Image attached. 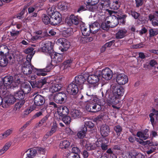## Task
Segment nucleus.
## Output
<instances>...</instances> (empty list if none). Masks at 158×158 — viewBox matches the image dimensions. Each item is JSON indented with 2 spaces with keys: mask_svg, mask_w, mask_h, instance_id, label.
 I'll return each instance as SVG.
<instances>
[{
  "mask_svg": "<svg viewBox=\"0 0 158 158\" xmlns=\"http://www.w3.org/2000/svg\"><path fill=\"white\" fill-rule=\"evenodd\" d=\"M47 78H44L40 80H35L30 81V83L32 88H40L47 83Z\"/></svg>",
  "mask_w": 158,
  "mask_h": 158,
  "instance_id": "4468645a",
  "label": "nucleus"
},
{
  "mask_svg": "<svg viewBox=\"0 0 158 158\" xmlns=\"http://www.w3.org/2000/svg\"><path fill=\"white\" fill-rule=\"evenodd\" d=\"M116 80V82L119 85H124L128 81V77L123 73L117 74Z\"/></svg>",
  "mask_w": 158,
  "mask_h": 158,
  "instance_id": "f3484780",
  "label": "nucleus"
},
{
  "mask_svg": "<svg viewBox=\"0 0 158 158\" xmlns=\"http://www.w3.org/2000/svg\"><path fill=\"white\" fill-rule=\"evenodd\" d=\"M120 2L118 0H112L109 4L110 7L112 9L117 10L120 6Z\"/></svg>",
  "mask_w": 158,
  "mask_h": 158,
  "instance_id": "cd10ccee",
  "label": "nucleus"
},
{
  "mask_svg": "<svg viewBox=\"0 0 158 158\" xmlns=\"http://www.w3.org/2000/svg\"><path fill=\"white\" fill-rule=\"evenodd\" d=\"M57 112L60 116L63 117L68 115L69 113V110L67 107L61 106L58 108Z\"/></svg>",
  "mask_w": 158,
  "mask_h": 158,
  "instance_id": "b1692460",
  "label": "nucleus"
},
{
  "mask_svg": "<svg viewBox=\"0 0 158 158\" xmlns=\"http://www.w3.org/2000/svg\"><path fill=\"white\" fill-rule=\"evenodd\" d=\"M149 36L151 37L156 36L158 34V30L156 29H151L149 30Z\"/></svg>",
  "mask_w": 158,
  "mask_h": 158,
  "instance_id": "6e6d98bb",
  "label": "nucleus"
},
{
  "mask_svg": "<svg viewBox=\"0 0 158 158\" xmlns=\"http://www.w3.org/2000/svg\"><path fill=\"white\" fill-rule=\"evenodd\" d=\"M86 80H87V75L85 74H81L76 76L74 81L73 82L78 87L82 86Z\"/></svg>",
  "mask_w": 158,
  "mask_h": 158,
  "instance_id": "2eb2a0df",
  "label": "nucleus"
},
{
  "mask_svg": "<svg viewBox=\"0 0 158 158\" xmlns=\"http://www.w3.org/2000/svg\"><path fill=\"white\" fill-rule=\"evenodd\" d=\"M82 19L78 15H75L73 14L71 15L67 22L68 24L71 25L73 24L76 25H77L78 24L81 23Z\"/></svg>",
  "mask_w": 158,
  "mask_h": 158,
  "instance_id": "6ab92c4d",
  "label": "nucleus"
},
{
  "mask_svg": "<svg viewBox=\"0 0 158 158\" xmlns=\"http://www.w3.org/2000/svg\"><path fill=\"white\" fill-rule=\"evenodd\" d=\"M97 23H94L89 26V27L87 28L84 27L81 28V30L82 35L84 36H89L90 33L94 34L97 33L98 29L96 30L95 28H97Z\"/></svg>",
  "mask_w": 158,
  "mask_h": 158,
  "instance_id": "423d86ee",
  "label": "nucleus"
},
{
  "mask_svg": "<svg viewBox=\"0 0 158 158\" xmlns=\"http://www.w3.org/2000/svg\"><path fill=\"white\" fill-rule=\"evenodd\" d=\"M88 131V129L85 127H81L78 131L77 136L80 139H83L86 135V132Z\"/></svg>",
  "mask_w": 158,
  "mask_h": 158,
  "instance_id": "393cba45",
  "label": "nucleus"
},
{
  "mask_svg": "<svg viewBox=\"0 0 158 158\" xmlns=\"http://www.w3.org/2000/svg\"><path fill=\"white\" fill-rule=\"evenodd\" d=\"M110 25V21H107L106 23H103L101 25V28L104 30H107L110 27L109 26Z\"/></svg>",
  "mask_w": 158,
  "mask_h": 158,
  "instance_id": "5fc2aeb1",
  "label": "nucleus"
},
{
  "mask_svg": "<svg viewBox=\"0 0 158 158\" xmlns=\"http://www.w3.org/2000/svg\"><path fill=\"white\" fill-rule=\"evenodd\" d=\"M111 91L106 90V91H105L103 92L102 91V94L103 98H105L107 101H108L109 103L112 104V98L111 96L110 95Z\"/></svg>",
  "mask_w": 158,
  "mask_h": 158,
  "instance_id": "c85d7f7f",
  "label": "nucleus"
},
{
  "mask_svg": "<svg viewBox=\"0 0 158 158\" xmlns=\"http://www.w3.org/2000/svg\"><path fill=\"white\" fill-rule=\"evenodd\" d=\"M25 102V101L24 100H22L16 102L14 107V110L15 111L19 110L20 108L23 105H24Z\"/></svg>",
  "mask_w": 158,
  "mask_h": 158,
  "instance_id": "58836bf2",
  "label": "nucleus"
},
{
  "mask_svg": "<svg viewBox=\"0 0 158 158\" xmlns=\"http://www.w3.org/2000/svg\"><path fill=\"white\" fill-rule=\"evenodd\" d=\"M9 50L7 46L2 44H0V55H6L9 53Z\"/></svg>",
  "mask_w": 158,
  "mask_h": 158,
  "instance_id": "7c9ffc66",
  "label": "nucleus"
},
{
  "mask_svg": "<svg viewBox=\"0 0 158 158\" xmlns=\"http://www.w3.org/2000/svg\"><path fill=\"white\" fill-rule=\"evenodd\" d=\"M4 105L5 106H9L11 104H13L16 101L14 95H8L3 98Z\"/></svg>",
  "mask_w": 158,
  "mask_h": 158,
  "instance_id": "412c9836",
  "label": "nucleus"
},
{
  "mask_svg": "<svg viewBox=\"0 0 158 158\" xmlns=\"http://www.w3.org/2000/svg\"><path fill=\"white\" fill-rule=\"evenodd\" d=\"M101 79H104L105 80H109L112 77V71L108 68H106L103 69L102 71H98Z\"/></svg>",
  "mask_w": 158,
  "mask_h": 158,
  "instance_id": "9b49d317",
  "label": "nucleus"
},
{
  "mask_svg": "<svg viewBox=\"0 0 158 158\" xmlns=\"http://www.w3.org/2000/svg\"><path fill=\"white\" fill-rule=\"evenodd\" d=\"M34 55L31 54L27 55L26 60L23 62L22 66V71L23 73L26 75L31 74L32 71L34 73L38 76H45L47 74L45 71L46 69H37L35 68L31 63V58Z\"/></svg>",
  "mask_w": 158,
  "mask_h": 158,
  "instance_id": "f257e3e1",
  "label": "nucleus"
},
{
  "mask_svg": "<svg viewBox=\"0 0 158 158\" xmlns=\"http://www.w3.org/2000/svg\"><path fill=\"white\" fill-rule=\"evenodd\" d=\"M57 43L59 45H62L64 48L65 50H67L70 46V43L64 38H60L58 39L57 41Z\"/></svg>",
  "mask_w": 158,
  "mask_h": 158,
  "instance_id": "4be33fe9",
  "label": "nucleus"
},
{
  "mask_svg": "<svg viewBox=\"0 0 158 158\" xmlns=\"http://www.w3.org/2000/svg\"><path fill=\"white\" fill-rule=\"evenodd\" d=\"M137 151L135 150H131L127 152L124 156V158H135Z\"/></svg>",
  "mask_w": 158,
  "mask_h": 158,
  "instance_id": "c9c22d12",
  "label": "nucleus"
},
{
  "mask_svg": "<svg viewBox=\"0 0 158 158\" xmlns=\"http://www.w3.org/2000/svg\"><path fill=\"white\" fill-rule=\"evenodd\" d=\"M21 89L22 90L21 91L25 95L30 93L31 90V88L29 84H25L23 85Z\"/></svg>",
  "mask_w": 158,
  "mask_h": 158,
  "instance_id": "f704fd0d",
  "label": "nucleus"
},
{
  "mask_svg": "<svg viewBox=\"0 0 158 158\" xmlns=\"http://www.w3.org/2000/svg\"><path fill=\"white\" fill-rule=\"evenodd\" d=\"M67 4L64 2H60L57 4L58 8L61 10H63L67 9Z\"/></svg>",
  "mask_w": 158,
  "mask_h": 158,
  "instance_id": "37998d69",
  "label": "nucleus"
},
{
  "mask_svg": "<svg viewBox=\"0 0 158 158\" xmlns=\"http://www.w3.org/2000/svg\"><path fill=\"white\" fill-rule=\"evenodd\" d=\"M49 35L48 34L47 31H45L44 32V34L45 36H54L56 34V32L54 31L53 29L51 30L48 32Z\"/></svg>",
  "mask_w": 158,
  "mask_h": 158,
  "instance_id": "13d9d810",
  "label": "nucleus"
},
{
  "mask_svg": "<svg viewBox=\"0 0 158 158\" xmlns=\"http://www.w3.org/2000/svg\"><path fill=\"white\" fill-rule=\"evenodd\" d=\"M67 99L66 93L62 92L57 93L54 96V101L57 103H63L65 102Z\"/></svg>",
  "mask_w": 158,
  "mask_h": 158,
  "instance_id": "f8f14e48",
  "label": "nucleus"
},
{
  "mask_svg": "<svg viewBox=\"0 0 158 158\" xmlns=\"http://www.w3.org/2000/svg\"><path fill=\"white\" fill-rule=\"evenodd\" d=\"M34 48L32 47H28L24 50V52L26 54H27L28 53H31L30 54H29L28 55H30L31 54H35V52L33 51Z\"/></svg>",
  "mask_w": 158,
  "mask_h": 158,
  "instance_id": "4d7b16f0",
  "label": "nucleus"
},
{
  "mask_svg": "<svg viewBox=\"0 0 158 158\" xmlns=\"http://www.w3.org/2000/svg\"><path fill=\"white\" fill-rule=\"evenodd\" d=\"M78 86L73 81L69 84L67 89V92L72 95H76L78 92Z\"/></svg>",
  "mask_w": 158,
  "mask_h": 158,
  "instance_id": "dca6fc26",
  "label": "nucleus"
},
{
  "mask_svg": "<svg viewBox=\"0 0 158 158\" xmlns=\"http://www.w3.org/2000/svg\"><path fill=\"white\" fill-rule=\"evenodd\" d=\"M82 126L86 127L88 131H90L91 129L94 127V124L91 121H86L85 122L84 125Z\"/></svg>",
  "mask_w": 158,
  "mask_h": 158,
  "instance_id": "a19ab883",
  "label": "nucleus"
},
{
  "mask_svg": "<svg viewBox=\"0 0 158 158\" xmlns=\"http://www.w3.org/2000/svg\"><path fill=\"white\" fill-rule=\"evenodd\" d=\"M124 89L121 86H113L112 88V92H111L110 95L112 98V104H116V100L118 102L117 99L123 96L124 94Z\"/></svg>",
  "mask_w": 158,
  "mask_h": 158,
  "instance_id": "20e7f679",
  "label": "nucleus"
},
{
  "mask_svg": "<svg viewBox=\"0 0 158 158\" xmlns=\"http://www.w3.org/2000/svg\"><path fill=\"white\" fill-rule=\"evenodd\" d=\"M98 2L99 0H85L84 1L86 7L89 10L93 12L96 11L97 8L95 7V5Z\"/></svg>",
  "mask_w": 158,
  "mask_h": 158,
  "instance_id": "ddd939ff",
  "label": "nucleus"
},
{
  "mask_svg": "<svg viewBox=\"0 0 158 158\" xmlns=\"http://www.w3.org/2000/svg\"><path fill=\"white\" fill-rule=\"evenodd\" d=\"M72 61L73 60L69 59L64 62L63 64L64 65V68H67L69 67H70Z\"/></svg>",
  "mask_w": 158,
  "mask_h": 158,
  "instance_id": "052dcab7",
  "label": "nucleus"
},
{
  "mask_svg": "<svg viewBox=\"0 0 158 158\" xmlns=\"http://www.w3.org/2000/svg\"><path fill=\"white\" fill-rule=\"evenodd\" d=\"M61 88V84H56L52 85L50 89V91L53 93L59 91Z\"/></svg>",
  "mask_w": 158,
  "mask_h": 158,
  "instance_id": "e433bc0d",
  "label": "nucleus"
},
{
  "mask_svg": "<svg viewBox=\"0 0 158 158\" xmlns=\"http://www.w3.org/2000/svg\"><path fill=\"white\" fill-rule=\"evenodd\" d=\"M105 141H107V140L105 138L98 139L95 145L96 147H100L101 145L103 144V143H104Z\"/></svg>",
  "mask_w": 158,
  "mask_h": 158,
  "instance_id": "3c124183",
  "label": "nucleus"
},
{
  "mask_svg": "<svg viewBox=\"0 0 158 158\" xmlns=\"http://www.w3.org/2000/svg\"><path fill=\"white\" fill-rule=\"evenodd\" d=\"M106 10L108 11L110 15L112 16V19L111 21H110L109 27L113 28L116 26L119 23L124 24L126 21V19L127 17V15L123 14L120 11H115L111 10L106 9Z\"/></svg>",
  "mask_w": 158,
  "mask_h": 158,
  "instance_id": "f03ea898",
  "label": "nucleus"
},
{
  "mask_svg": "<svg viewBox=\"0 0 158 158\" xmlns=\"http://www.w3.org/2000/svg\"><path fill=\"white\" fill-rule=\"evenodd\" d=\"M100 133L103 136L106 137L108 136L110 133L109 126L106 124L102 125L100 127Z\"/></svg>",
  "mask_w": 158,
  "mask_h": 158,
  "instance_id": "a878e982",
  "label": "nucleus"
},
{
  "mask_svg": "<svg viewBox=\"0 0 158 158\" xmlns=\"http://www.w3.org/2000/svg\"><path fill=\"white\" fill-rule=\"evenodd\" d=\"M35 8L32 6H30L28 8V13L29 14H31V17H36L38 15L37 12L34 11Z\"/></svg>",
  "mask_w": 158,
  "mask_h": 158,
  "instance_id": "4c0bfd02",
  "label": "nucleus"
},
{
  "mask_svg": "<svg viewBox=\"0 0 158 158\" xmlns=\"http://www.w3.org/2000/svg\"><path fill=\"white\" fill-rule=\"evenodd\" d=\"M85 10H88V9L86 7L85 5H81L78 9L77 12L78 13H80L81 12Z\"/></svg>",
  "mask_w": 158,
  "mask_h": 158,
  "instance_id": "0e129e2a",
  "label": "nucleus"
},
{
  "mask_svg": "<svg viewBox=\"0 0 158 158\" xmlns=\"http://www.w3.org/2000/svg\"><path fill=\"white\" fill-rule=\"evenodd\" d=\"M10 36L13 39H15L16 38L19 34V31L14 29H12L10 32Z\"/></svg>",
  "mask_w": 158,
  "mask_h": 158,
  "instance_id": "603ef678",
  "label": "nucleus"
},
{
  "mask_svg": "<svg viewBox=\"0 0 158 158\" xmlns=\"http://www.w3.org/2000/svg\"><path fill=\"white\" fill-rule=\"evenodd\" d=\"M99 73L98 71H97L94 74L87 76L88 82L91 84L98 83L100 79H101V76Z\"/></svg>",
  "mask_w": 158,
  "mask_h": 158,
  "instance_id": "9d476101",
  "label": "nucleus"
},
{
  "mask_svg": "<svg viewBox=\"0 0 158 158\" xmlns=\"http://www.w3.org/2000/svg\"><path fill=\"white\" fill-rule=\"evenodd\" d=\"M34 104L37 106H40L44 104L45 100L44 97L40 94L36 95L34 98Z\"/></svg>",
  "mask_w": 158,
  "mask_h": 158,
  "instance_id": "5701e85b",
  "label": "nucleus"
},
{
  "mask_svg": "<svg viewBox=\"0 0 158 158\" xmlns=\"http://www.w3.org/2000/svg\"><path fill=\"white\" fill-rule=\"evenodd\" d=\"M37 153V150L34 148L29 149V153L27 154V156L29 158H33L36 155Z\"/></svg>",
  "mask_w": 158,
  "mask_h": 158,
  "instance_id": "49530a36",
  "label": "nucleus"
},
{
  "mask_svg": "<svg viewBox=\"0 0 158 158\" xmlns=\"http://www.w3.org/2000/svg\"><path fill=\"white\" fill-rule=\"evenodd\" d=\"M36 33L37 35H41V36H39L37 35L35 36L33 38L35 40H36L38 39H41V38L44 37V36H43V34H44V33H43L42 31H37L36 32ZM43 35H44V34Z\"/></svg>",
  "mask_w": 158,
  "mask_h": 158,
  "instance_id": "680f3d73",
  "label": "nucleus"
},
{
  "mask_svg": "<svg viewBox=\"0 0 158 158\" xmlns=\"http://www.w3.org/2000/svg\"><path fill=\"white\" fill-rule=\"evenodd\" d=\"M85 148L87 150L91 151L95 149L96 146L94 143H88L86 144Z\"/></svg>",
  "mask_w": 158,
  "mask_h": 158,
  "instance_id": "de8ad7c7",
  "label": "nucleus"
},
{
  "mask_svg": "<svg viewBox=\"0 0 158 158\" xmlns=\"http://www.w3.org/2000/svg\"><path fill=\"white\" fill-rule=\"evenodd\" d=\"M156 147L154 146L151 147L147 151L148 154H150L155 152L156 150Z\"/></svg>",
  "mask_w": 158,
  "mask_h": 158,
  "instance_id": "774afa93",
  "label": "nucleus"
},
{
  "mask_svg": "<svg viewBox=\"0 0 158 158\" xmlns=\"http://www.w3.org/2000/svg\"><path fill=\"white\" fill-rule=\"evenodd\" d=\"M70 114L71 117L74 119L79 118L81 117V112L79 110L74 109L71 112Z\"/></svg>",
  "mask_w": 158,
  "mask_h": 158,
  "instance_id": "2f4dec72",
  "label": "nucleus"
},
{
  "mask_svg": "<svg viewBox=\"0 0 158 158\" xmlns=\"http://www.w3.org/2000/svg\"><path fill=\"white\" fill-rule=\"evenodd\" d=\"M127 31L125 28L119 29L115 34V37L117 39H121L123 38L127 35Z\"/></svg>",
  "mask_w": 158,
  "mask_h": 158,
  "instance_id": "bb28decb",
  "label": "nucleus"
},
{
  "mask_svg": "<svg viewBox=\"0 0 158 158\" xmlns=\"http://www.w3.org/2000/svg\"><path fill=\"white\" fill-rule=\"evenodd\" d=\"M70 144L69 141L67 140H63L60 142L59 147L62 149H66L69 147Z\"/></svg>",
  "mask_w": 158,
  "mask_h": 158,
  "instance_id": "473e14b6",
  "label": "nucleus"
},
{
  "mask_svg": "<svg viewBox=\"0 0 158 158\" xmlns=\"http://www.w3.org/2000/svg\"><path fill=\"white\" fill-rule=\"evenodd\" d=\"M42 20L43 23L45 24H50L52 25V21L51 20V18H49V17L45 14H44L42 18Z\"/></svg>",
  "mask_w": 158,
  "mask_h": 158,
  "instance_id": "ea45409f",
  "label": "nucleus"
},
{
  "mask_svg": "<svg viewBox=\"0 0 158 158\" xmlns=\"http://www.w3.org/2000/svg\"><path fill=\"white\" fill-rule=\"evenodd\" d=\"M25 95L22 91H17L15 92L14 97L15 100H22L24 98Z\"/></svg>",
  "mask_w": 158,
  "mask_h": 158,
  "instance_id": "72a5a7b5",
  "label": "nucleus"
},
{
  "mask_svg": "<svg viewBox=\"0 0 158 158\" xmlns=\"http://www.w3.org/2000/svg\"><path fill=\"white\" fill-rule=\"evenodd\" d=\"M43 113V112L42 111H40L37 112L33 116L31 117V120H32L35 119L36 118L42 115Z\"/></svg>",
  "mask_w": 158,
  "mask_h": 158,
  "instance_id": "e2e57ef3",
  "label": "nucleus"
},
{
  "mask_svg": "<svg viewBox=\"0 0 158 158\" xmlns=\"http://www.w3.org/2000/svg\"><path fill=\"white\" fill-rule=\"evenodd\" d=\"M53 46V45L52 42L48 41L47 43L44 44L41 49L43 52L48 53L50 56L54 52Z\"/></svg>",
  "mask_w": 158,
  "mask_h": 158,
  "instance_id": "a211bd4d",
  "label": "nucleus"
},
{
  "mask_svg": "<svg viewBox=\"0 0 158 158\" xmlns=\"http://www.w3.org/2000/svg\"><path fill=\"white\" fill-rule=\"evenodd\" d=\"M50 56L52 59L51 62L46 68H44L47 70V71H45L46 73L50 72L52 69L57 65L58 63L61 62L64 59L62 54L59 53L54 51Z\"/></svg>",
  "mask_w": 158,
  "mask_h": 158,
  "instance_id": "7ed1b4c3",
  "label": "nucleus"
},
{
  "mask_svg": "<svg viewBox=\"0 0 158 158\" xmlns=\"http://www.w3.org/2000/svg\"><path fill=\"white\" fill-rule=\"evenodd\" d=\"M97 118L98 119H108L109 117L106 112H102L98 116Z\"/></svg>",
  "mask_w": 158,
  "mask_h": 158,
  "instance_id": "09e8293b",
  "label": "nucleus"
},
{
  "mask_svg": "<svg viewBox=\"0 0 158 158\" xmlns=\"http://www.w3.org/2000/svg\"><path fill=\"white\" fill-rule=\"evenodd\" d=\"M4 85L6 89H14V88L18 87L17 86H13L14 82L13 77L11 75H7L2 77Z\"/></svg>",
  "mask_w": 158,
  "mask_h": 158,
  "instance_id": "6e6552de",
  "label": "nucleus"
},
{
  "mask_svg": "<svg viewBox=\"0 0 158 158\" xmlns=\"http://www.w3.org/2000/svg\"><path fill=\"white\" fill-rule=\"evenodd\" d=\"M130 14L135 19H138L139 17L140 16V14L139 13L132 10L130 11Z\"/></svg>",
  "mask_w": 158,
  "mask_h": 158,
  "instance_id": "bf43d9fd",
  "label": "nucleus"
},
{
  "mask_svg": "<svg viewBox=\"0 0 158 158\" xmlns=\"http://www.w3.org/2000/svg\"><path fill=\"white\" fill-rule=\"evenodd\" d=\"M13 56L12 54L0 55V66L4 67H6L8 63L11 62L13 60Z\"/></svg>",
  "mask_w": 158,
  "mask_h": 158,
  "instance_id": "1a4fd4ad",
  "label": "nucleus"
},
{
  "mask_svg": "<svg viewBox=\"0 0 158 158\" xmlns=\"http://www.w3.org/2000/svg\"><path fill=\"white\" fill-rule=\"evenodd\" d=\"M115 41L114 40H113L110 41L106 43L105 44V46L107 47H110L112 45H114Z\"/></svg>",
  "mask_w": 158,
  "mask_h": 158,
  "instance_id": "338daca9",
  "label": "nucleus"
},
{
  "mask_svg": "<svg viewBox=\"0 0 158 158\" xmlns=\"http://www.w3.org/2000/svg\"><path fill=\"white\" fill-rule=\"evenodd\" d=\"M136 7L138 8L141 6L143 4V0H135Z\"/></svg>",
  "mask_w": 158,
  "mask_h": 158,
  "instance_id": "69168bd1",
  "label": "nucleus"
},
{
  "mask_svg": "<svg viewBox=\"0 0 158 158\" xmlns=\"http://www.w3.org/2000/svg\"><path fill=\"white\" fill-rule=\"evenodd\" d=\"M62 121H63L66 125H69L71 120V118L70 116L65 115L62 117Z\"/></svg>",
  "mask_w": 158,
  "mask_h": 158,
  "instance_id": "864d4df0",
  "label": "nucleus"
},
{
  "mask_svg": "<svg viewBox=\"0 0 158 158\" xmlns=\"http://www.w3.org/2000/svg\"><path fill=\"white\" fill-rule=\"evenodd\" d=\"M72 152L67 154V158H80V150L78 148L74 147L72 149Z\"/></svg>",
  "mask_w": 158,
  "mask_h": 158,
  "instance_id": "aec40b11",
  "label": "nucleus"
},
{
  "mask_svg": "<svg viewBox=\"0 0 158 158\" xmlns=\"http://www.w3.org/2000/svg\"><path fill=\"white\" fill-rule=\"evenodd\" d=\"M114 129L118 136L120 135L123 131V128L121 126L119 125L115 126Z\"/></svg>",
  "mask_w": 158,
  "mask_h": 158,
  "instance_id": "79ce46f5",
  "label": "nucleus"
},
{
  "mask_svg": "<svg viewBox=\"0 0 158 158\" xmlns=\"http://www.w3.org/2000/svg\"><path fill=\"white\" fill-rule=\"evenodd\" d=\"M13 130V129L12 128L8 129L6 130L5 132L1 134V135L3 138H6L12 133Z\"/></svg>",
  "mask_w": 158,
  "mask_h": 158,
  "instance_id": "8fccbe9b",
  "label": "nucleus"
},
{
  "mask_svg": "<svg viewBox=\"0 0 158 158\" xmlns=\"http://www.w3.org/2000/svg\"><path fill=\"white\" fill-rule=\"evenodd\" d=\"M10 142L6 143L3 147L0 150V156L4 153L10 148L11 145Z\"/></svg>",
  "mask_w": 158,
  "mask_h": 158,
  "instance_id": "a18cd8bd",
  "label": "nucleus"
},
{
  "mask_svg": "<svg viewBox=\"0 0 158 158\" xmlns=\"http://www.w3.org/2000/svg\"><path fill=\"white\" fill-rule=\"evenodd\" d=\"M148 131V130L146 129L143 132H138L137 133V135L143 139H146L149 137Z\"/></svg>",
  "mask_w": 158,
  "mask_h": 158,
  "instance_id": "c756f323",
  "label": "nucleus"
},
{
  "mask_svg": "<svg viewBox=\"0 0 158 158\" xmlns=\"http://www.w3.org/2000/svg\"><path fill=\"white\" fill-rule=\"evenodd\" d=\"M57 126L56 124H53L52 126L50 131L48 132L46 134L47 136H51L55 133L57 130Z\"/></svg>",
  "mask_w": 158,
  "mask_h": 158,
  "instance_id": "c03bdc74",
  "label": "nucleus"
},
{
  "mask_svg": "<svg viewBox=\"0 0 158 158\" xmlns=\"http://www.w3.org/2000/svg\"><path fill=\"white\" fill-rule=\"evenodd\" d=\"M49 16L51 18L52 25H56L59 24L61 21V14L57 11H53L51 10L48 12Z\"/></svg>",
  "mask_w": 158,
  "mask_h": 158,
  "instance_id": "0eeeda50",
  "label": "nucleus"
},
{
  "mask_svg": "<svg viewBox=\"0 0 158 158\" xmlns=\"http://www.w3.org/2000/svg\"><path fill=\"white\" fill-rule=\"evenodd\" d=\"M98 98L93 97V99L89 101L86 104V109L88 111L95 113L100 111L102 109L101 106L97 103Z\"/></svg>",
  "mask_w": 158,
  "mask_h": 158,
  "instance_id": "39448f33",
  "label": "nucleus"
}]
</instances>
